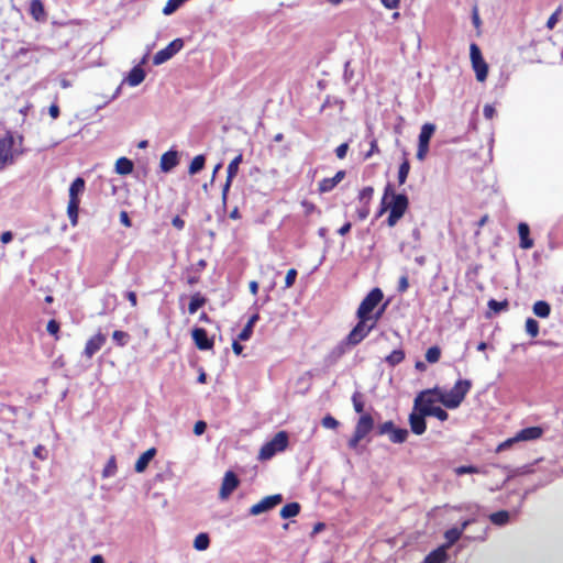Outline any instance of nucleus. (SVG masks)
Listing matches in <instances>:
<instances>
[{"mask_svg":"<svg viewBox=\"0 0 563 563\" xmlns=\"http://www.w3.org/2000/svg\"><path fill=\"white\" fill-rule=\"evenodd\" d=\"M375 428V419L371 413H363L358 417L353 435L347 441V446L357 452L362 453L364 446L361 444L362 441H366L367 443L371 441L368 438L369 433Z\"/></svg>","mask_w":563,"mask_h":563,"instance_id":"obj_1","label":"nucleus"},{"mask_svg":"<svg viewBox=\"0 0 563 563\" xmlns=\"http://www.w3.org/2000/svg\"><path fill=\"white\" fill-rule=\"evenodd\" d=\"M86 186V181L82 177H77L70 184L69 187V201L67 206V216L71 223V225H77L78 223V212L80 199L79 196L84 192Z\"/></svg>","mask_w":563,"mask_h":563,"instance_id":"obj_2","label":"nucleus"},{"mask_svg":"<svg viewBox=\"0 0 563 563\" xmlns=\"http://www.w3.org/2000/svg\"><path fill=\"white\" fill-rule=\"evenodd\" d=\"M382 313H383V309L378 310L373 316V319H367V318L358 319V322L356 323V325L349 333V335L346 338V342L350 345H356L360 342H362L369 334V332L374 329L377 321L382 317Z\"/></svg>","mask_w":563,"mask_h":563,"instance_id":"obj_3","label":"nucleus"},{"mask_svg":"<svg viewBox=\"0 0 563 563\" xmlns=\"http://www.w3.org/2000/svg\"><path fill=\"white\" fill-rule=\"evenodd\" d=\"M471 387V380L459 379L450 390H446L442 405L448 409H456L464 400Z\"/></svg>","mask_w":563,"mask_h":563,"instance_id":"obj_4","label":"nucleus"},{"mask_svg":"<svg viewBox=\"0 0 563 563\" xmlns=\"http://www.w3.org/2000/svg\"><path fill=\"white\" fill-rule=\"evenodd\" d=\"M288 445V434L286 431L277 432L274 438L266 442L260 450L258 460L268 461L277 453L283 452Z\"/></svg>","mask_w":563,"mask_h":563,"instance_id":"obj_5","label":"nucleus"},{"mask_svg":"<svg viewBox=\"0 0 563 563\" xmlns=\"http://www.w3.org/2000/svg\"><path fill=\"white\" fill-rule=\"evenodd\" d=\"M383 299V291L379 288L372 289L366 297L362 300L358 309H357V318L358 319H373V316L371 313L374 311V309L377 307V305Z\"/></svg>","mask_w":563,"mask_h":563,"instance_id":"obj_6","label":"nucleus"},{"mask_svg":"<svg viewBox=\"0 0 563 563\" xmlns=\"http://www.w3.org/2000/svg\"><path fill=\"white\" fill-rule=\"evenodd\" d=\"M470 55L473 69L478 81H484L487 78L488 66L482 56V52L476 44H471Z\"/></svg>","mask_w":563,"mask_h":563,"instance_id":"obj_7","label":"nucleus"},{"mask_svg":"<svg viewBox=\"0 0 563 563\" xmlns=\"http://www.w3.org/2000/svg\"><path fill=\"white\" fill-rule=\"evenodd\" d=\"M426 417H428V413H424L423 402H420L418 407L415 402L412 412L409 415L410 429L415 434L424 433L427 429Z\"/></svg>","mask_w":563,"mask_h":563,"instance_id":"obj_8","label":"nucleus"},{"mask_svg":"<svg viewBox=\"0 0 563 563\" xmlns=\"http://www.w3.org/2000/svg\"><path fill=\"white\" fill-rule=\"evenodd\" d=\"M184 47L183 38H175L165 48L158 51L153 57V64L158 66L174 57Z\"/></svg>","mask_w":563,"mask_h":563,"instance_id":"obj_9","label":"nucleus"},{"mask_svg":"<svg viewBox=\"0 0 563 563\" xmlns=\"http://www.w3.org/2000/svg\"><path fill=\"white\" fill-rule=\"evenodd\" d=\"M282 501H283V496L280 494L266 496L261 501H258L257 504L253 505L250 508V515L258 516L261 514L267 512V511L274 509Z\"/></svg>","mask_w":563,"mask_h":563,"instance_id":"obj_10","label":"nucleus"},{"mask_svg":"<svg viewBox=\"0 0 563 563\" xmlns=\"http://www.w3.org/2000/svg\"><path fill=\"white\" fill-rule=\"evenodd\" d=\"M14 139L12 135H7L0 139V169H3L9 163L13 162Z\"/></svg>","mask_w":563,"mask_h":563,"instance_id":"obj_11","label":"nucleus"},{"mask_svg":"<svg viewBox=\"0 0 563 563\" xmlns=\"http://www.w3.org/2000/svg\"><path fill=\"white\" fill-rule=\"evenodd\" d=\"M242 162H243V154L240 153L230 162V164L228 166V169H227V180H225V183L223 185V188H222V200H223V202L227 201L228 194H229L230 187L232 185V180L236 176V174L239 172V166H240V164Z\"/></svg>","mask_w":563,"mask_h":563,"instance_id":"obj_12","label":"nucleus"},{"mask_svg":"<svg viewBox=\"0 0 563 563\" xmlns=\"http://www.w3.org/2000/svg\"><path fill=\"white\" fill-rule=\"evenodd\" d=\"M240 484V479L238 478L236 474L232 471H228L224 474V477L222 479V484L219 492V497L222 500H225L229 498V496L238 488Z\"/></svg>","mask_w":563,"mask_h":563,"instance_id":"obj_13","label":"nucleus"},{"mask_svg":"<svg viewBox=\"0 0 563 563\" xmlns=\"http://www.w3.org/2000/svg\"><path fill=\"white\" fill-rule=\"evenodd\" d=\"M145 63H146V55L142 58V60L139 65L134 66L129 71V74L124 78V82H126L131 87H136L140 84H142L146 76L144 69L142 68V65Z\"/></svg>","mask_w":563,"mask_h":563,"instance_id":"obj_14","label":"nucleus"},{"mask_svg":"<svg viewBox=\"0 0 563 563\" xmlns=\"http://www.w3.org/2000/svg\"><path fill=\"white\" fill-rule=\"evenodd\" d=\"M191 334L192 340L199 350L207 351L212 349L213 340L208 336V333L203 328H195Z\"/></svg>","mask_w":563,"mask_h":563,"instance_id":"obj_15","label":"nucleus"},{"mask_svg":"<svg viewBox=\"0 0 563 563\" xmlns=\"http://www.w3.org/2000/svg\"><path fill=\"white\" fill-rule=\"evenodd\" d=\"M445 393H446V390L442 389L440 387H434L431 389L422 390L416 397V405L418 407L420 405V402H424L428 399H433L434 404L435 402L442 404V399H443V397H445Z\"/></svg>","mask_w":563,"mask_h":563,"instance_id":"obj_16","label":"nucleus"},{"mask_svg":"<svg viewBox=\"0 0 563 563\" xmlns=\"http://www.w3.org/2000/svg\"><path fill=\"white\" fill-rule=\"evenodd\" d=\"M409 206V199L407 195L399 194L395 195L393 199L388 201L389 211L398 213L404 217Z\"/></svg>","mask_w":563,"mask_h":563,"instance_id":"obj_17","label":"nucleus"},{"mask_svg":"<svg viewBox=\"0 0 563 563\" xmlns=\"http://www.w3.org/2000/svg\"><path fill=\"white\" fill-rule=\"evenodd\" d=\"M106 335L98 333L90 338L85 346L84 354L90 358L92 357L106 343Z\"/></svg>","mask_w":563,"mask_h":563,"instance_id":"obj_18","label":"nucleus"},{"mask_svg":"<svg viewBox=\"0 0 563 563\" xmlns=\"http://www.w3.org/2000/svg\"><path fill=\"white\" fill-rule=\"evenodd\" d=\"M345 177L344 170H339L333 177L331 178H323L319 183V190L320 192H330L334 187L343 180Z\"/></svg>","mask_w":563,"mask_h":563,"instance_id":"obj_19","label":"nucleus"},{"mask_svg":"<svg viewBox=\"0 0 563 563\" xmlns=\"http://www.w3.org/2000/svg\"><path fill=\"white\" fill-rule=\"evenodd\" d=\"M178 164V154L176 151H167L161 157V169L164 173L170 172Z\"/></svg>","mask_w":563,"mask_h":563,"instance_id":"obj_20","label":"nucleus"},{"mask_svg":"<svg viewBox=\"0 0 563 563\" xmlns=\"http://www.w3.org/2000/svg\"><path fill=\"white\" fill-rule=\"evenodd\" d=\"M423 406H424V413H428V416H433V417L438 418L440 421L448 420V418H449L448 412L443 408L434 406L433 399L426 400L423 402Z\"/></svg>","mask_w":563,"mask_h":563,"instance_id":"obj_21","label":"nucleus"},{"mask_svg":"<svg viewBox=\"0 0 563 563\" xmlns=\"http://www.w3.org/2000/svg\"><path fill=\"white\" fill-rule=\"evenodd\" d=\"M518 234H519V239H520V247L523 249V250H529L533 246V240L530 239V228L528 225V223L526 222H520L518 224Z\"/></svg>","mask_w":563,"mask_h":563,"instance_id":"obj_22","label":"nucleus"},{"mask_svg":"<svg viewBox=\"0 0 563 563\" xmlns=\"http://www.w3.org/2000/svg\"><path fill=\"white\" fill-rule=\"evenodd\" d=\"M155 455H156L155 448H151V449L146 450L143 454H141V456L137 459L135 466H134L135 472L143 473L147 468L150 462L154 459Z\"/></svg>","mask_w":563,"mask_h":563,"instance_id":"obj_23","label":"nucleus"},{"mask_svg":"<svg viewBox=\"0 0 563 563\" xmlns=\"http://www.w3.org/2000/svg\"><path fill=\"white\" fill-rule=\"evenodd\" d=\"M542 435V429L540 427H528L516 433V439L519 442L531 441L539 439Z\"/></svg>","mask_w":563,"mask_h":563,"instance_id":"obj_24","label":"nucleus"},{"mask_svg":"<svg viewBox=\"0 0 563 563\" xmlns=\"http://www.w3.org/2000/svg\"><path fill=\"white\" fill-rule=\"evenodd\" d=\"M29 11L35 21H37V22L45 21L46 12L44 9V4L41 0H31Z\"/></svg>","mask_w":563,"mask_h":563,"instance_id":"obj_25","label":"nucleus"},{"mask_svg":"<svg viewBox=\"0 0 563 563\" xmlns=\"http://www.w3.org/2000/svg\"><path fill=\"white\" fill-rule=\"evenodd\" d=\"M446 560V547H439L426 556L424 563H445Z\"/></svg>","mask_w":563,"mask_h":563,"instance_id":"obj_26","label":"nucleus"},{"mask_svg":"<svg viewBox=\"0 0 563 563\" xmlns=\"http://www.w3.org/2000/svg\"><path fill=\"white\" fill-rule=\"evenodd\" d=\"M260 320V314L258 313H254L250 317L247 323L245 324V327L242 329V331L240 332L239 334V340L241 341H247L252 333H253V328L255 325V323Z\"/></svg>","mask_w":563,"mask_h":563,"instance_id":"obj_27","label":"nucleus"},{"mask_svg":"<svg viewBox=\"0 0 563 563\" xmlns=\"http://www.w3.org/2000/svg\"><path fill=\"white\" fill-rule=\"evenodd\" d=\"M434 131H435V125L433 123H424L421 126L418 143L429 145Z\"/></svg>","mask_w":563,"mask_h":563,"instance_id":"obj_28","label":"nucleus"},{"mask_svg":"<svg viewBox=\"0 0 563 563\" xmlns=\"http://www.w3.org/2000/svg\"><path fill=\"white\" fill-rule=\"evenodd\" d=\"M133 162L126 157H120L115 162V172L119 175H128L133 170Z\"/></svg>","mask_w":563,"mask_h":563,"instance_id":"obj_29","label":"nucleus"},{"mask_svg":"<svg viewBox=\"0 0 563 563\" xmlns=\"http://www.w3.org/2000/svg\"><path fill=\"white\" fill-rule=\"evenodd\" d=\"M300 509H301L300 505L296 501L286 504L280 509V517L284 519H289V518L296 517L300 512Z\"/></svg>","mask_w":563,"mask_h":563,"instance_id":"obj_30","label":"nucleus"},{"mask_svg":"<svg viewBox=\"0 0 563 563\" xmlns=\"http://www.w3.org/2000/svg\"><path fill=\"white\" fill-rule=\"evenodd\" d=\"M551 312V306L544 300H539L533 305V313L539 318H548Z\"/></svg>","mask_w":563,"mask_h":563,"instance_id":"obj_31","label":"nucleus"},{"mask_svg":"<svg viewBox=\"0 0 563 563\" xmlns=\"http://www.w3.org/2000/svg\"><path fill=\"white\" fill-rule=\"evenodd\" d=\"M206 303V298L201 296L199 292L191 296L188 311L190 314L196 313L203 305Z\"/></svg>","mask_w":563,"mask_h":563,"instance_id":"obj_32","label":"nucleus"},{"mask_svg":"<svg viewBox=\"0 0 563 563\" xmlns=\"http://www.w3.org/2000/svg\"><path fill=\"white\" fill-rule=\"evenodd\" d=\"M510 514L507 510H499L489 516L492 523L496 526H505L509 522Z\"/></svg>","mask_w":563,"mask_h":563,"instance_id":"obj_33","label":"nucleus"},{"mask_svg":"<svg viewBox=\"0 0 563 563\" xmlns=\"http://www.w3.org/2000/svg\"><path fill=\"white\" fill-rule=\"evenodd\" d=\"M408 438V430L402 428H397L395 426V429L389 434V440L393 443L400 444L404 443Z\"/></svg>","mask_w":563,"mask_h":563,"instance_id":"obj_34","label":"nucleus"},{"mask_svg":"<svg viewBox=\"0 0 563 563\" xmlns=\"http://www.w3.org/2000/svg\"><path fill=\"white\" fill-rule=\"evenodd\" d=\"M444 537L446 539V543L442 547H446L448 550L462 537V530H457V528H451L445 531Z\"/></svg>","mask_w":563,"mask_h":563,"instance_id":"obj_35","label":"nucleus"},{"mask_svg":"<svg viewBox=\"0 0 563 563\" xmlns=\"http://www.w3.org/2000/svg\"><path fill=\"white\" fill-rule=\"evenodd\" d=\"M210 545V538L208 533L201 532L196 536L194 541V548L198 551H205Z\"/></svg>","mask_w":563,"mask_h":563,"instance_id":"obj_36","label":"nucleus"},{"mask_svg":"<svg viewBox=\"0 0 563 563\" xmlns=\"http://www.w3.org/2000/svg\"><path fill=\"white\" fill-rule=\"evenodd\" d=\"M405 358V352L401 349L394 350L389 355L385 357L386 363L389 366H396L401 363Z\"/></svg>","mask_w":563,"mask_h":563,"instance_id":"obj_37","label":"nucleus"},{"mask_svg":"<svg viewBox=\"0 0 563 563\" xmlns=\"http://www.w3.org/2000/svg\"><path fill=\"white\" fill-rule=\"evenodd\" d=\"M205 164H206V157L203 155L195 156L189 165V169H188L189 174L195 175V174L199 173L205 167Z\"/></svg>","mask_w":563,"mask_h":563,"instance_id":"obj_38","label":"nucleus"},{"mask_svg":"<svg viewBox=\"0 0 563 563\" xmlns=\"http://www.w3.org/2000/svg\"><path fill=\"white\" fill-rule=\"evenodd\" d=\"M487 305L490 311L494 313H499L508 309L509 302L507 300L498 301L490 299Z\"/></svg>","mask_w":563,"mask_h":563,"instance_id":"obj_39","label":"nucleus"},{"mask_svg":"<svg viewBox=\"0 0 563 563\" xmlns=\"http://www.w3.org/2000/svg\"><path fill=\"white\" fill-rule=\"evenodd\" d=\"M410 172V164L408 159H404L398 169V183L399 185H404L407 180L408 174Z\"/></svg>","mask_w":563,"mask_h":563,"instance_id":"obj_40","label":"nucleus"},{"mask_svg":"<svg viewBox=\"0 0 563 563\" xmlns=\"http://www.w3.org/2000/svg\"><path fill=\"white\" fill-rule=\"evenodd\" d=\"M115 472H117V462H115V457L114 456H111L108 461V463L106 464L103 471H102V476L104 478H108V477H112L115 475Z\"/></svg>","mask_w":563,"mask_h":563,"instance_id":"obj_41","label":"nucleus"},{"mask_svg":"<svg viewBox=\"0 0 563 563\" xmlns=\"http://www.w3.org/2000/svg\"><path fill=\"white\" fill-rule=\"evenodd\" d=\"M184 0H168L166 5L163 8V13L165 15H170L178 10V8L184 3Z\"/></svg>","mask_w":563,"mask_h":563,"instance_id":"obj_42","label":"nucleus"},{"mask_svg":"<svg viewBox=\"0 0 563 563\" xmlns=\"http://www.w3.org/2000/svg\"><path fill=\"white\" fill-rule=\"evenodd\" d=\"M441 356V350L439 346L434 345L427 350L426 360L429 363H437Z\"/></svg>","mask_w":563,"mask_h":563,"instance_id":"obj_43","label":"nucleus"},{"mask_svg":"<svg viewBox=\"0 0 563 563\" xmlns=\"http://www.w3.org/2000/svg\"><path fill=\"white\" fill-rule=\"evenodd\" d=\"M374 189L371 186L364 187L358 194V200L363 205H368L372 200Z\"/></svg>","mask_w":563,"mask_h":563,"instance_id":"obj_44","label":"nucleus"},{"mask_svg":"<svg viewBox=\"0 0 563 563\" xmlns=\"http://www.w3.org/2000/svg\"><path fill=\"white\" fill-rule=\"evenodd\" d=\"M526 331L530 336L536 338L539 334L538 321L532 318H528L526 320Z\"/></svg>","mask_w":563,"mask_h":563,"instance_id":"obj_45","label":"nucleus"},{"mask_svg":"<svg viewBox=\"0 0 563 563\" xmlns=\"http://www.w3.org/2000/svg\"><path fill=\"white\" fill-rule=\"evenodd\" d=\"M112 339L119 346H124L128 343L130 335L124 331L117 330L112 333Z\"/></svg>","mask_w":563,"mask_h":563,"instance_id":"obj_46","label":"nucleus"},{"mask_svg":"<svg viewBox=\"0 0 563 563\" xmlns=\"http://www.w3.org/2000/svg\"><path fill=\"white\" fill-rule=\"evenodd\" d=\"M393 429H395V423L389 420V421H385L384 423H380L378 424L377 429H376V433L378 435H385V434H390V432L393 431Z\"/></svg>","mask_w":563,"mask_h":563,"instance_id":"obj_47","label":"nucleus"},{"mask_svg":"<svg viewBox=\"0 0 563 563\" xmlns=\"http://www.w3.org/2000/svg\"><path fill=\"white\" fill-rule=\"evenodd\" d=\"M352 402H353V407H354V410L357 412V413H365L364 412V401L362 400V395L360 393H354L353 396H352Z\"/></svg>","mask_w":563,"mask_h":563,"instance_id":"obj_48","label":"nucleus"},{"mask_svg":"<svg viewBox=\"0 0 563 563\" xmlns=\"http://www.w3.org/2000/svg\"><path fill=\"white\" fill-rule=\"evenodd\" d=\"M321 424L325 429H336L339 427V421L331 415H327L325 417L322 418Z\"/></svg>","mask_w":563,"mask_h":563,"instance_id":"obj_49","label":"nucleus"},{"mask_svg":"<svg viewBox=\"0 0 563 563\" xmlns=\"http://www.w3.org/2000/svg\"><path fill=\"white\" fill-rule=\"evenodd\" d=\"M516 443H519V440L516 439V434H515L512 438H509V439L505 440L504 442H501L497 446L496 452L506 451V450L512 448Z\"/></svg>","mask_w":563,"mask_h":563,"instance_id":"obj_50","label":"nucleus"},{"mask_svg":"<svg viewBox=\"0 0 563 563\" xmlns=\"http://www.w3.org/2000/svg\"><path fill=\"white\" fill-rule=\"evenodd\" d=\"M478 472H479V470L476 466H472V465H462L455 470V473L457 475L474 474V473H478Z\"/></svg>","mask_w":563,"mask_h":563,"instance_id":"obj_51","label":"nucleus"},{"mask_svg":"<svg viewBox=\"0 0 563 563\" xmlns=\"http://www.w3.org/2000/svg\"><path fill=\"white\" fill-rule=\"evenodd\" d=\"M297 277V271L295 268H291L287 272L286 278H285V287L289 288L295 284Z\"/></svg>","mask_w":563,"mask_h":563,"instance_id":"obj_52","label":"nucleus"},{"mask_svg":"<svg viewBox=\"0 0 563 563\" xmlns=\"http://www.w3.org/2000/svg\"><path fill=\"white\" fill-rule=\"evenodd\" d=\"M395 195H398V194L395 192L393 185L388 183L385 186L384 195H383L382 199L384 200V202H386V201H389L390 199H393Z\"/></svg>","mask_w":563,"mask_h":563,"instance_id":"obj_53","label":"nucleus"},{"mask_svg":"<svg viewBox=\"0 0 563 563\" xmlns=\"http://www.w3.org/2000/svg\"><path fill=\"white\" fill-rule=\"evenodd\" d=\"M46 330L49 334L56 335L59 331V323L55 319H52L47 322Z\"/></svg>","mask_w":563,"mask_h":563,"instance_id":"obj_54","label":"nucleus"},{"mask_svg":"<svg viewBox=\"0 0 563 563\" xmlns=\"http://www.w3.org/2000/svg\"><path fill=\"white\" fill-rule=\"evenodd\" d=\"M429 152V145L418 143L417 158L423 161Z\"/></svg>","mask_w":563,"mask_h":563,"instance_id":"obj_55","label":"nucleus"},{"mask_svg":"<svg viewBox=\"0 0 563 563\" xmlns=\"http://www.w3.org/2000/svg\"><path fill=\"white\" fill-rule=\"evenodd\" d=\"M349 151V144L342 143L335 148V155L338 158L343 159Z\"/></svg>","mask_w":563,"mask_h":563,"instance_id":"obj_56","label":"nucleus"},{"mask_svg":"<svg viewBox=\"0 0 563 563\" xmlns=\"http://www.w3.org/2000/svg\"><path fill=\"white\" fill-rule=\"evenodd\" d=\"M206 429H207V423L202 420H199L194 426V433L196 435H201L205 433Z\"/></svg>","mask_w":563,"mask_h":563,"instance_id":"obj_57","label":"nucleus"},{"mask_svg":"<svg viewBox=\"0 0 563 563\" xmlns=\"http://www.w3.org/2000/svg\"><path fill=\"white\" fill-rule=\"evenodd\" d=\"M402 218V216L398 214V213H395V212H391L389 211V216L386 220L388 227L393 228L397 224V222Z\"/></svg>","mask_w":563,"mask_h":563,"instance_id":"obj_58","label":"nucleus"},{"mask_svg":"<svg viewBox=\"0 0 563 563\" xmlns=\"http://www.w3.org/2000/svg\"><path fill=\"white\" fill-rule=\"evenodd\" d=\"M408 287H409L408 277L406 275H402L398 282V291L400 294H402V292L407 291Z\"/></svg>","mask_w":563,"mask_h":563,"instance_id":"obj_59","label":"nucleus"},{"mask_svg":"<svg viewBox=\"0 0 563 563\" xmlns=\"http://www.w3.org/2000/svg\"><path fill=\"white\" fill-rule=\"evenodd\" d=\"M495 113H496V110L492 104H485V107L483 109V114L486 119H488V120L493 119Z\"/></svg>","mask_w":563,"mask_h":563,"instance_id":"obj_60","label":"nucleus"},{"mask_svg":"<svg viewBox=\"0 0 563 563\" xmlns=\"http://www.w3.org/2000/svg\"><path fill=\"white\" fill-rule=\"evenodd\" d=\"M369 214V207L368 205H363L361 208L357 209V217L360 220H365Z\"/></svg>","mask_w":563,"mask_h":563,"instance_id":"obj_61","label":"nucleus"},{"mask_svg":"<svg viewBox=\"0 0 563 563\" xmlns=\"http://www.w3.org/2000/svg\"><path fill=\"white\" fill-rule=\"evenodd\" d=\"M371 147H369V151L365 154V159H368L369 157H372V155L374 153H378L379 150H378V145H377V141L375 139H373L369 143Z\"/></svg>","mask_w":563,"mask_h":563,"instance_id":"obj_62","label":"nucleus"},{"mask_svg":"<svg viewBox=\"0 0 563 563\" xmlns=\"http://www.w3.org/2000/svg\"><path fill=\"white\" fill-rule=\"evenodd\" d=\"M380 2L386 9L393 10L398 8L400 0H380Z\"/></svg>","mask_w":563,"mask_h":563,"instance_id":"obj_63","label":"nucleus"},{"mask_svg":"<svg viewBox=\"0 0 563 563\" xmlns=\"http://www.w3.org/2000/svg\"><path fill=\"white\" fill-rule=\"evenodd\" d=\"M561 11V8H559L549 19H548V22H547V26L549 29H553L554 25L556 24L558 22V15Z\"/></svg>","mask_w":563,"mask_h":563,"instance_id":"obj_64","label":"nucleus"}]
</instances>
